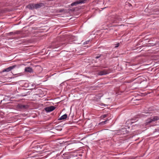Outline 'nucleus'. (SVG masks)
I'll return each instance as SVG.
<instances>
[{
  "mask_svg": "<svg viewBox=\"0 0 159 159\" xmlns=\"http://www.w3.org/2000/svg\"><path fill=\"white\" fill-rule=\"evenodd\" d=\"M159 120V117L158 116L152 117L146 120V125H148L153 121H155Z\"/></svg>",
  "mask_w": 159,
  "mask_h": 159,
  "instance_id": "1",
  "label": "nucleus"
},
{
  "mask_svg": "<svg viewBox=\"0 0 159 159\" xmlns=\"http://www.w3.org/2000/svg\"><path fill=\"white\" fill-rule=\"evenodd\" d=\"M86 0H79L76 1L71 3V6L73 7L74 6H77L79 4L84 3L85 2Z\"/></svg>",
  "mask_w": 159,
  "mask_h": 159,
  "instance_id": "2",
  "label": "nucleus"
},
{
  "mask_svg": "<svg viewBox=\"0 0 159 159\" xmlns=\"http://www.w3.org/2000/svg\"><path fill=\"white\" fill-rule=\"evenodd\" d=\"M17 67V66L16 65L9 66V67L4 69L2 70V72H8Z\"/></svg>",
  "mask_w": 159,
  "mask_h": 159,
  "instance_id": "3",
  "label": "nucleus"
},
{
  "mask_svg": "<svg viewBox=\"0 0 159 159\" xmlns=\"http://www.w3.org/2000/svg\"><path fill=\"white\" fill-rule=\"evenodd\" d=\"M17 107L18 109L21 110H25L28 108V105H22L21 104H18Z\"/></svg>",
  "mask_w": 159,
  "mask_h": 159,
  "instance_id": "4",
  "label": "nucleus"
},
{
  "mask_svg": "<svg viewBox=\"0 0 159 159\" xmlns=\"http://www.w3.org/2000/svg\"><path fill=\"white\" fill-rule=\"evenodd\" d=\"M109 72L106 70H103L102 71H99L98 73V75H107L109 73Z\"/></svg>",
  "mask_w": 159,
  "mask_h": 159,
  "instance_id": "5",
  "label": "nucleus"
},
{
  "mask_svg": "<svg viewBox=\"0 0 159 159\" xmlns=\"http://www.w3.org/2000/svg\"><path fill=\"white\" fill-rule=\"evenodd\" d=\"M56 107L53 106H51L45 108V110L48 112H49L53 111L55 109Z\"/></svg>",
  "mask_w": 159,
  "mask_h": 159,
  "instance_id": "6",
  "label": "nucleus"
},
{
  "mask_svg": "<svg viewBox=\"0 0 159 159\" xmlns=\"http://www.w3.org/2000/svg\"><path fill=\"white\" fill-rule=\"evenodd\" d=\"M34 4V7H35V9L39 8L41 7H44L45 6L44 3H40Z\"/></svg>",
  "mask_w": 159,
  "mask_h": 159,
  "instance_id": "7",
  "label": "nucleus"
},
{
  "mask_svg": "<svg viewBox=\"0 0 159 159\" xmlns=\"http://www.w3.org/2000/svg\"><path fill=\"white\" fill-rule=\"evenodd\" d=\"M67 116V115L66 114H65L61 116L60 118H59L58 120H63L66 119Z\"/></svg>",
  "mask_w": 159,
  "mask_h": 159,
  "instance_id": "8",
  "label": "nucleus"
},
{
  "mask_svg": "<svg viewBox=\"0 0 159 159\" xmlns=\"http://www.w3.org/2000/svg\"><path fill=\"white\" fill-rule=\"evenodd\" d=\"M25 71L26 72H31L33 71V70L30 67H26L25 68Z\"/></svg>",
  "mask_w": 159,
  "mask_h": 159,
  "instance_id": "9",
  "label": "nucleus"
},
{
  "mask_svg": "<svg viewBox=\"0 0 159 159\" xmlns=\"http://www.w3.org/2000/svg\"><path fill=\"white\" fill-rule=\"evenodd\" d=\"M34 5V4H29L27 6L28 8L30 9H35Z\"/></svg>",
  "mask_w": 159,
  "mask_h": 159,
  "instance_id": "10",
  "label": "nucleus"
},
{
  "mask_svg": "<svg viewBox=\"0 0 159 159\" xmlns=\"http://www.w3.org/2000/svg\"><path fill=\"white\" fill-rule=\"evenodd\" d=\"M61 45V44H56L55 45H53L52 46V48L53 49L54 48H58V47H60Z\"/></svg>",
  "mask_w": 159,
  "mask_h": 159,
  "instance_id": "11",
  "label": "nucleus"
},
{
  "mask_svg": "<svg viewBox=\"0 0 159 159\" xmlns=\"http://www.w3.org/2000/svg\"><path fill=\"white\" fill-rule=\"evenodd\" d=\"M117 20L119 21H121L122 19L120 18L117 17L116 18V19L115 20V23H118Z\"/></svg>",
  "mask_w": 159,
  "mask_h": 159,
  "instance_id": "12",
  "label": "nucleus"
},
{
  "mask_svg": "<svg viewBox=\"0 0 159 159\" xmlns=\"http://www.w3.org/2000/svg\"><path fill=\"white\" fill-rule=\"evenodd\" d=\"M108 120H105L104 121H102L100 123V124L103 125L106 124V122Z\"/></svg>",
  "mask_w": 159,
  "mask_h": 159,
  "instance_id": "13",
  "label": "nucleus"
},
{
  "mask_svg": "<svg viewBox=\"0 0 159 159\" xmlns=\"http://www.w3.org/2000/svg\"><path fill=\"white\" fill-rule=\"evenodd\" d=\"M20 32L19 31H16L15 32H14L13 35H15L16 34H19L20 33Z\"/></svg>",
  "mask_w": 159,
  "mask_h": 159,
  "instance_id": "14",
  "label": "nucleus"
},
{
  "mask_svg": "<svg viewBox=\"0 0 159 159\" xmlns=\"http://www.w3.org/2000/svg\"><path fill=\"white\" fill-rule=\"evenodd\" d=\"M102 54H98V56L95 57L96 59H98L100 57L102 56Z\"/></svg>",
  "mask_w": 159,
  "mask_h": 159,
  "instance_id": "15",
  "label": "nucleus"
},
{
  "mask_svg": "<svg viewBox=\"0 0 159 159\" xmlns=\"http://www.w3.org/2000/svg\"><path fill=\"white\" fill-rule=\"evenodd\" d=\"M31 86H32V88H31V89H35V87H36V86L34 84H31Z\"/></svg>",
  "mask_w": 159,
  "mask_h": 159,
  "instance_id": "16",
  "label": "nucleus"
},
{
  "mask_svg": "<svg viewBox=\"0 0 159 159\" xmlns=\"http://www.w3.org/2000/svg\"><path fill=\"white\" fill-rule=\"evenodd\" d=\"M107 114H104L101 116V117L102 118H105L107 116Z\"/></svg>",
  "mask_w": 159,
  "mask_h": 159,
  "instance_id": "17",
  "label": "nucleus"
},
{
  "mask_svg": "<svg viewBox=\"0 0 159 159\" xmlns=\"http://www.w3.org/2000/svg\"><path fill=\"white\" fill-rule=\"evenodd\" d=\"M89 40H88V41H86L84 43V44H87L89 43Z\"/></svg>",
  "mask_w": 159,
  "mask_h": 159,
  "instance_id": "18",
  "label": "nucleus"
},
{
  "mask_svg": "<svg viewBox=\"0 0 159 159\" xmlns=\"http://www.w3.org/2000/svg\"><path fill=\"white\" fill-rule=\"evenodd\" d=\"M14 32H11L8 34L10 35H13Z\"/></svg>",
  "mask_w": 159,
  "mask_h": 159,
  "instance_id": "19",
  "label": "nucleus"
},
{
  "mask_svg": "<svg viewBox=\"0 0 159 159\" xmlns=\"http://www.w3.org/2000/svg\"><path fill=\"white\" fill-rule=\"evenodd\" d=\"M63 11H64V10L63 9H61V10H60L59 12H63Z\"/></svg>",
  "mask_w": 159,
  "mask_h": 159,
  "instance_id": "20",
  "label": "nucleus"
},
{
  "mask_svg": "<svg viewBox=\"0 0 159 159\" xmlns=\"http://www.w3.org/2000/svg\"><path fill=\"white\" fill-rule=\"evenodd\" d=\"M119 44L118 43L117 44V45L115 46V47L116 48H117V47H118V46H119Z\"/></svg>",
  "mask_w": 159,
  "mask_h": 159,
  "instance_id": "21",
  "label": "nucleus"
},
{
  "mask_svg": "<svg viewBox=\"0 0 159 159\" xmlns=\"http://www.w3.org/2000/svg\"><path fill=\"white\" fill-rule=\"evenodd\" d=\"M134 122H133V121H131V123H134Z\"/></svg>",
  "mask_w": 159,
  "mask_h": 159,
  "instance_id": "22",
  "label": "nucleus"
},
{
  "mask_svg": "<svg viewBox=\"0 0 159 159\" xmlns=\"http://www.w3.org/2000/svg\"><path fill=\"white\" fill-rule=\"evenodd\" d=\"M64 44V43H61V45H63Z\"/></svg>",
  "mask_w": 159,
  "mask_h": 159,
  "instance_id": "23",
  "label": "nucleus"
},
{
  "mask_svg": "<svg viewBox=\"0 0 159 159\" xmlns=\"http://www.w3.org/2000/svg\"><path fill=\"white\" fill-rule=\"evenodd\" d=\"M106 68V67H103V68Z\"/></svg>",
  "mask_w": 159,
  "mask_h": 159,
  "instance_id": "24",
  "label": "nucleus"
},
{
  "mask_svg": "<svg viewBox=\"0 0 159 159\" xmlns=\"http://www.w3.org/2000/svg\"><path fill=\"white\" fill-rule=\"evenodd\" d=\"M58 50H55V51H57Z\"/></svg>",
  "mask_w": 159,
  "mask_h": 159,
  "instance_id": "25",
  "label": "nucleus"
}]
</instances>
